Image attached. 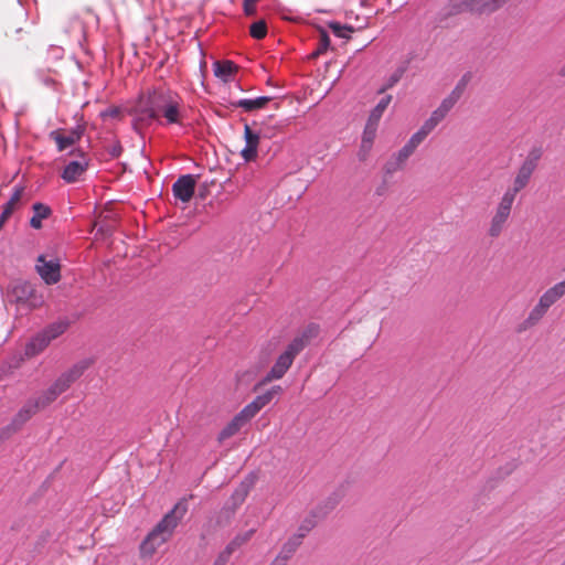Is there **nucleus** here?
Instances as JSON below:
<instances>
[{"mask_svg":"<svg viewBox=\"0 0 565 565\" xmlns=\"http://www.w3.org/2000/svg\"><path fill=\"white\" fill-rule=\"evenodd\" d=\"M258 0H244V12L246 15H254L256 13V2Z\"/></svg>","mask_w":565,"mask_h":565,"instance_id":"obj_40","label":"nucleus"},{"mask_svg":"<svg viewBox=\"0 0 565 565\" xmlns=\"http://www.w3.org/2000/svg\"><path fill=\"white\" fill-rule=\"evenodd\" d=\"M546 312L547 310L537 302L529 312L524 321L518 327V332L526 331L536 326L543 319Z\"/></svg>","mask_w":565,"mask_h":565,"instance_id":"obj_20","label":"nucleus"},{"mask_svg":"<svg viewBox=\"0 0 565 565\" xmlns=\"http://www.w3.org/2000/svg\"><path fill=\"white\" fill-rule=\"evenodd\" d=\"M254 484V477H249L247 479H245L239 488L235 491L234 493V497L237 498L239 501H243L246 495L248 494V491L249 489L253 487Z\"/></svg>","mask_w":565,"mask_h":565,"instance_id":"obj_34","label":"nucleus"},{"mask_svg":"<svg viewBox=\"0 0 565 565\" xmlns=\"http://www.w3.org/2000/svg\"><path fill=\"white\" fill-rule=\"evenodd\" d=\"M391 102V95H385L383 98H381L376 106L371 110L367 121L379 125L384 111L386 110Z\"/></svg>","mask_w":565,"mask_h":565,"instance_id":"obj_29","label":"nucleus"},{"mask_svg":"<svg viewBox=\"0 0 565 565\" xmlns=\"http://www.w3.org/2000/svg\"><path fill=\"white\" fill-rule=\"evenodd\" d=\"M213 71L216 77L226 82L236 71V65L231 61H217L213 64Z\"/></svg>","mask_w":565,"mask_h":565,"instance_id":"obj_25","label":"nucleus"},{"mask_svg":"<svg viewBox=\"0 0 565 565\" xmlns=\"http://www.w3.org/2000/svg\"><path fill=\"white\" fill-rule=\"evenodd\" d=\"M318 326H308L305 330H302L298 335H296L292 339V341L286 348L285 352L295 359L306 348L310 340L318 334Z\"/></svg>","mask_w":565,"mask_h":565,"instance_id":"obj_9","label":"nucleus"},{"mask_svg":"<svg viewBox=\"0 0 565 565\" xmlns=\"http://www.w3.org/2000/svg\"><path fill=\"white\" fill-rule=\"evenodd\" d=\"M398 79H399V76H397V75H396V76H393V77L391 78V81H390L388 86H390V87H391V86H393V85H394Z\"/></svg>","mask_w":565,"mask_h":565,"instance_id":"obj_47","label":"nucleus"},{"mask_svg":"<svg viewBox=\"0 0 565 565\" xmlns=\"http://www.w3.org/2000/svg\"><path fill=\"white\" fill-rule=\"evenodd\" d=\"M377 127H379L377 124L366 121L364 130H363V135H362V141L373 143L374 139L376 137Z\"/></svg>","mask_w":565,"mask_h":565,"instance_id":"obj_35","label":"nucleus"},{"mask_svg":"<svg viewBox=\"0 0 565 565\" xmlns=\"http://www.w3.org/2000/svg\"><path fill=\"white\" fill-rule=\"evenodd\" d=\"M60 395L50 386L47 390L43 391L38 397L33 398L40 409L46 408L51 405Z\"/></svg>","mask_w":565,"mask_h":565,"instance_id":"obj_30","label":"nucleus"},{"mask_svg":"<svg viewBox=\"0 0 565 565\" xmlns=\"http://www.w3.org/2000/svg\"><path fill=\"white\" fill-rule=\"evenodd\" d=\"M267 34V25L265 21L260 20L250 25V35L254 39H264Z\"/></svg>","mask_w":565,"mask_h":565,"instance_id":"obj_33","label":"nucleus"},{"mask_svg":"<svg viewBox=\"0 0 565 565\" xmlns=\"http://www.w3.org/2000/svg\"><path fill=\"white\" fill-rule=\"evenodd\" d=\"M271 98L268 96H260L254 99L243 98L235 103L236 107L243 108L245 111H252L263 108Z\"/></svg>","mask_w":565,"mask_h":565,"instance_id":"obj_27","label":"nucleus"},{"mask_svg":"<svg viewBox=\"0 0 565 565\" xmlns=\"http://www.w3.org/2000/svg\"><path fill=\"white\" fill-rule=\"evenodd\" d=\"M428 134L419 128L415 134L411 136L407 142L413 146L415 149L427 138Z\"/></svg>","mask_w":565,"mask_h":565,"instance_id":"obj_37","label":"nucleus"},{"mask_svg":"<svg viewBox=\"0 0 565 565\" xmlns=\"http://www.w3.org/2000/svg\"><path fill=\"white\" fill-rule=\"evenodd\" d=\"M294 358L285 351L277 358L275 364L266 376V381L279 380L289 370L294 362Z\"/></svg>","mask_w":565,"mask_h":565,"instance_id":"obj_16","label":"nucleus"},{"mask_svg":"<svg viewBox=\"0 0 565 565\" xmlns=\"http://www.w3.org/2000/svg\"><path fill=\"white\" fill-rule=\"evenodd\" d=\"M35 268L47 285H54L61 279V265L56 258L46 260L45 256L40 255Z\"/></svg>","mask_w":565,"mask_h":565,"instance_id":"obj_6","label":"nucleus"},{"mask_svg":"<svg viewBox=\"0 0 565 565\" xmlns=\"http://www.w3.org/2000/svg\"><path fill=\"white\" fill-rule=\"evenodd\" d=\"M543 151L541 148H532L521 166L519 167L515 177L513 179V183L509 186L503 193L511 196L512 199H516L519 192L527 186L531 181L533 173L535 172L539 162L542 158Z\"/></svg>","mask_w":565,"mask_h":565,"instance_id":"obj_3","label":"nucleus"},{"mask_svg":"<svg viewBox=\"0 0 565 565\" xmlns=\"http://www.w3.org/2000/svg\"><path fill=\"white\" fill-rule=\"evenodd\" d=\"M470 81V75L465 74L456 84L454 89L450 92L448 96H446L439 106L435 109L436 113L445 119L448 113L455 107L458 100L461 98L468 83Z\"/></svg>","mask_w":565,"mask_h":565,"instance_id":"obj_7","label":"nucleus"},{"mask_svg":"<svg viewBox=\"0 0 565 565\" xmlns=\"http://www.w3.org/2000/svg\"><path fill=\"white\" fill-rule=\"evenodd\" d=\"M244 137L245 147L242 149L241 156L246 162L254 161L257 157L259 136L254 132L248 125H245Z\"/></svg>","mask_w":565,"mask_h":565,"instance_id":"obj_12","label":"nucleus"},{"mask_svg":"<svg viewBox=\"0 0 565 565\" xmlns=\"http://www.w3.org/2000/svg\"><path fill=\"white\" fill-rule=\"evenodd\" d=\"M564 295L562 290H559L558 286L555 284L554 286L544 291V294L540 297L537 302L548 311V309L555 302H557Z\"/></svg>","mask_w":565,"mask_h":565,"instance_id":"obj_23","label":"nucleus"},{"mask_svg":"<svg viewBox=\"0 0 565 565\" xmlns=\"http://www.w3.org/2000/svg\"><path fill=\"white\" fill-rule=\"evenodd\" d=\"M443 120L444 118L439 115V113H436L434 110L430 114V116L424 121L420 128L429 135Z\"/></svg>","mask_w":565,"mask_h":565,"instance_id":"obj_31","label":"nucleus"},{"mask_svg":"<svg viewBox=\"0 0 565 565\" xmlns=\"http://www.w3.org/2000/svg\"><path fill=\"white\" fill-rule=\"evenodd\" d=\"M250 416H247L244 408L234 416V418L221 430L218 440L223 441L230 437L236 435L249 420Z\"/></svg>","mask_w":565,"mask_h":565,"instance_id":"obj_13","label":"nucleus"},{"mask_svg":"<svg viewBox=\"0 0 565 565\" xmlns=\"http://www.w3.org/2000/svg\"><path fill=\"white\" fill-rule=\"evenodd\" d=\"M329 44H330L329 36L326 33H322L321 39H320V49H319L318 53H321L322 51L327 50Z\"/></svg>","mask_w":565,"mask_h":565,"instance_id":"obj_42","label":"nucleus"},{"mask_svg":"<svg viewBox=\"0 0 565 565\" xmlns=\"http://www.w3.org/2000/svg\"><path fill=\"white\" fill-rule=\"evenodd\" d=\"M273 397L274 391H268L263 395L257 396L253 402L244 407L245 413H247V416L253 418L263 407L270 403Z\"/></svg>","mask_w":565,"mask_h":565,"instance_id":"obj_21","label":"nucleus"},{"mask_svg":"<svg viewBox=\"0 0 565 565\" xmlns=\"http://www.w3.org/2000/svg\"><path fill=\"white\" fill-rule=\"evenodd\" d=\"M507 0H487L489 4V12L500 8Z\"/></svg>","mask_w":565,"mask_h":565,"instance_id":"obj_41","label":"nucleus"},{"mask_svg":"<svg viewBox=\"0 0 565 565\" xmlns=\"http://www.w3.org/2000/svg\"><path fill=\"white\" fill-rule=\"evenodd\" d=\"M23 192H24V188L23 186H15L11 198L2 206V212L0 214V228L10 218V216L14 213V211L20 209Z\"/></svg>","mask_w":565,"mask_h":565,"instance_id":"obj_14","label":"nucleus"},{"mask_svg":"<svg viewBox=\"0 0 565 565\" xmlns=\"http://www.w3.org/2000/svg\"><path fill=\"white\" fill-rule=\"evenodd\" d=\"M72 383L63 375L61 374L54 383L51 385V387L58 394H63L71 387Z\"/></svg>","mask_w":565,"mask_h":565,"instance_id":"obj_36","label":"nucleus"},{"mask_svg":"<svg viewBox=\"0 0 565 565\" xmlns=\"http://www.w3.org/2000/svg\"><path fill=\"white\" fill-rule=\"evenodd\" d=\"M90 363L92 362L89 360L79 361L62 374L73 384L84 374V372L89 367Z\"/></svg>","mask_w":565,"mask_h":565,"instance_id":"obj_28","label":"nucleus"},{"mask_svg":"<svg viewBox=\"0 0 565 565\" xmlns=\"http://www.w3.org/2000/svg\"><path fill=\"white\" fill-rule=\"evenodd\" d=\"M559 74L562 76H565V64L562 66L561 71H559Z\"/></svg>","mask_w":565,"mask_h":565,"instance_id":"obj_49","label":"nucleus"},{"mask_svg":"<svg viewBox=\"0 0 565 565\" xmlns=\"http://www.w3.org/2000/svg\"><path fill=\"white\" fill-rule=\"evenodd\" d=\"M372 146L373 143L372 142H366V141H362L361 140V146H360V150H359V159L360 160H365L372 149Z\"/></svg>","mask_w":565,"mask_h":565,"instance_id":"obj_39","label":"nucleus"},{"mask_svg":"<svg viewBox=\"0 0 565 565\" xmlns=\"http://www.w3.org/2000/svg\"><path fill=\"white\" fill-rule=\"evenodd\" d=\"M88 164V158L84 153H79L77 159L70 161L65 166L62 172V179L67 183L76 182L79 177L87 170Z\"/></svg>","mask_w":565,"mask_h":565,"instance_id":"obj_10","label":"nucleus"},{"mask_svg":"<svg viewBox=\"0 0 565 565\" xmlns=\"http://www.w3.org/2000/svg\"><path fill=\"white\" fill-rule=\"evenodd\" d=\"M253 533L254 531L250 530L242 535L234 537V540L226 546L224 552L221 553L214 565H225L231 554L241 545L246 543L252 537Z\"/></svg>","mask_w":565,"mask_h":565,"instance_id":"obj_18","label":"nucleus"},{"mask_svg":"<svg viewBox=\"0 0 565 565\" xmlns=\"http://www.w3.org/2000/svg\"><path fill=\"white\" fill-rule=\"evenodd\" d=\"M83 132H84V128L81 126H77L76 128H74L70 132H67L66 135L62 134L60 130L51 131L50 138L56 142L58 151H64L68 147L75 145L81 139Z\"/></svg>","mask_w":565,"mask_h":565,"instance_id":"obj_11","label":"nucleus"},{"mask_svg":"<svg viewBox=\"0 0 565 565\" xmlns=\"http://www.w3.org/2000/svg\"><path fill=\"white\" fill-rule=\"evenodd\" d=\"M185 512L186 507L182 503H177L174 508L163 516L140 545V553L143 557L152 556L157 550L171 537Z\"/></svg>","mask_w":565,"mask_h":565,"instance_id":"obj_2","label":"nucleus"},{"mask_svg":"<svg viewBox=\"0 0 565 565\" xmlns=\"http://www.w3.org/2000/svg\"><path fill=\"white\" fill-rule=\"evenodd\" d=\"M253 533L254 531L250 530L242 535L234 537V540L226 546L224 552L221 553L214 565H225L231 554L241 545L246 543L252 537Z\"/></svg>","mask_w":565,"mask_h":565,"instance_id":"obj_19","label":"nucleus"},{"mask_svg":"<svg viewBox=\"0 0 565 565\" xmlns=\"http://www.w3.org/2000/svg\"><path fill=\"white\" fill-rule=\"evenodd\" d=\"M559 290H562L563 295L565 296V278L562 281L556 282Z\"/></svg>","mask_w":565,"mask_h":565,"instance_id":"obj_46","label":"nucleus"},{"mask_svg":"<svg viewBox=\"0 0 565 565\" xmlns=\"http://www.w3.org/2000/svg\"><path fill=\"white\" fill-rule=\"evenodd\" d=\"M481 6L482 4L475 2V0H450L449 1V7H450L449 12L451 14H457V13H460L463 11H471V12L480 11Z\"/></svg>","mask_w":565,"mask_h":565,"instance_id":"obj_24","label":"nucleus"},{"mask_svg":"<svg viewBox=\"0 0 565 565\" xmlns=\"http://www.w3.org/2000/svg\"><path fill=\"white\" fill-rule=\"evenodd\" d=\"M301 535H292L288 539V541L282 545L279 554L275 558L276 565H285L288 559L295 554L297 548L301 545Z\"/></svg>","mask_w":565,"mask_h":565,"instance_id":"obj_17","label":"nucleus"},{"mask_svg":"<svg viewBox=\"0 0 565 565\" xmlns=\"http://www.w3.org/2000/svg\"><path fill=\"white\" fill-rule=\"evenodd\" d=\"M515 200L502 194L495 204L488 225V236L498 238L508 227Z\"/></svg>","mask_w":565,"mask_h":565,"instance_id":"obj_5","label":"nucleus"},{"mask_svg":"<svg viewBox=\"0 0 565 565\" xmlns=\"http://www.w3.org/2000/svg\"><path fill=\"white\" fill-rule=\"evenodd\" d=\"M196 185V177L193 174H183L177 179L172 185V192L175 199L188 203L193 198Z\"/></svg>","mask_w":565,"mask_h":565,"instance_id":"obj_8","label":"nucleus"},{"mask_svg":"<svg viewBox=\"0 0 565 565\" xmlns=\"http://www.w3.org/2000/svg\"><path fill=\"white\" fill-rule=\"evenodd\" d=\"M40 409L35 401L29 399L21 409L17 413L14 418L12 419L11 427L12 430H18L23 424H25L33 415H35Z\"/></svg>","mask_w":565,"mask_h":565,"instance_id":"obj_15","label":"nucleus"},{"mask_svg":"<svg viewBox=\"0 0 565 565\" xmlns=\"http://www.w3.org/2000/svg\"><path fill=\"white\" fill-rule=\"evenodd\" d=\"M334 505H337V501H333L330 508L332 509Z\"/></svg>","mask_w":565,"mask_h":565,"instance_id":"obj_50","label":"nucleus"},{"mask_svg":"<svg viewBox=\"0 0 565 565\" xmlns=\"http://www.w3.org/2000/svg\"><path fill=\"white\" fill-rule=\"evenodd\" d=\"M119 115L118 108H108L102 113L103 117H117Z\"/></svg>","mask_w":565,"mask_h":565,"instance_id":"obj_43","label":"nucleus"},{"mask_svg":"<svg viewBox=\"0 0 565 565\" xmlns=\"http://www.w3.org/2000/svg\"><path fill=\"white\" fill-rule=\"evenodd\" d=\"M415 148L406 142L395 154V160L398 167L403 166L406 160L415 152Z\"/></svg>","mask_w":565,"mask_h":565,"instance_id":"obj_32","label":"nucleus"},{"mask_svg":"<svg viewBox=\"0 0 565 565\" xmlns=\"http://www.w3.org/2000/svg\"><path fill=\"white\" fill-rule=\"evenodd\" d=\"M273 397L274 391H268L263 395L257 396L253 402L244 407L245 413H247V416L253 418L263 407L270 403Z\"/></svg>","mask_w":565,"mask_h":565,"instance_id":"obj_22","label":"nucleus"},{"mask_svg":"<svg viewBox=\"0 0 565 565\" xmlns=\"http://www.w3.org/2000/svg\"><path fill=\"white\" fill-rule=\"evenodd\" d=\"M68 324L63 321H57L49 324L42 331L38 332L34 337H32L29 342L25 344L24 355L26 358H33L42 353L50 343L62 335Z\"/></svg>","mask_w":565,"mask_h":565,"instance_id":"obj_4","label":"nucleus"},{"mask_svg":"<svg viewBox=\"0 0 565 565\" xmlns=\"http://www.w3.org/2000/svg\"><path fill=\"white\" fill-rule=\"evenodd\" d=\"M316 526V521L312 519H306L298 527V532L295 535H301V540Z\"/></svg>","mask_w":565,"mask_h":565,"instance_id":"obj_38","label":"nucleus"},{"mask_svg":"<svg viewBox=\"0 0 565 565\" xmlns=\"http://www.w3.org/2000/svg\"><path fill=\"white\" fill-rule=\"evenodd\" d=\"M270 391H274V395L279 393L281 391V387L280 386H275L273 387Z\"/></svg>","mask_w":565,"mask_h":565,"instance_id":"obj_48","label":"nucleus"},{"mask_svg":"<svg viewBox=\"0 0 565 565\" xmlns=\"http://www.w3.org/2000/svg\"><path fill=\"white\" fill-rule=\"evenodd\" d=\"M136 125H183L186 110L182 97L170 89H157L141 99L132 110Z\"/></svg>","mask_w":565,"mask_h":565,"instance_id":"obj_1","label":"nucleus"},{"mask_svg":"<svg viewBox=\"0 0 565 565\" xmlns=\"http://www.w3.org/2000/svg\"><path fill=\"white\" fill-rule=\"evenodd\" d=\"M51 214V210L49 206L42 204V203H35L33 205V216L30 220V225L39 230L42 227V221Z\"/></svg>","mask_w":565,"mask_h":565,"instance_id":"obj_26","label":"nucleus"},{"mask_svg":"<svg viewBox=\"0 0 565 565\" xmlns=\"http://www.w3.org/2000/svg\"><path fill=\"white\" fill-rule=\"evenodd\" d=\"M331 29L338 36H344L342 32L344 28H342L339 23L331 24Z\"/></svg>","mask_w":565,"mask_h":565,"instance_id":"obj_44","label":"nucleus"},{"mask_svg":"<svg viewBox=\"0 0 565 565\" xmlns=\"http://www.w3.org/2000/svg\"><path fill=\"white\" fill-rule=\"evenodd\" d=\"M475 2L482 4L480 8V11H478L479 13L489 12V4H488L487 0H475Z\"/></svg>","mask_w":565,"mask_h":565,"instance_id":"obj_45","label":"nucleus"}]
</instances>
